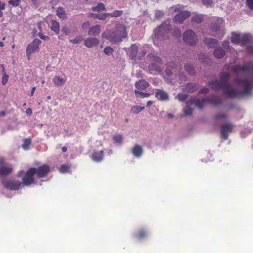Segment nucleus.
Instances as JSON below:
<instances>
[{"label": "nucleus", "instance_id": "6e6d98bb", "mask_svg": "<svg viewBox=\"0 0 253 253\" xmlns=\"http://www.w3.org/2000/svg\"><path fill=\"white\" fill-rule=\"evenodd\" d=\"M173 35L174 37L176 38H180L181 35V32L179 29H175L174 32L173 33Z\"/></svg>", "mask_w": 253, "mask_h": 253}, {"label": "nucleus", "instance_id": "5701e85b", "mask_svg": "<svg viewBox=\"0 0 253 253\" xmlns=\"http://www.w3.org/2000/svg\"><path fill=\"white\" fill-rule=\"evenodd\" d=\"M138 52V48L135 44H132L128 49L129 56L131 59H135Z\"/></svg>", "mask_w": 253, "mask_h": 253}, {"label": "nucleus", "instance_id": "dca6fc26", "mask_svg": "<svg viewBox=\"0 0 253 253\" xmlns=\"http://www.w3.org/2000/svg\"><path fill=\"white\" fill-rule=\"evenodd\" d=\"M209 85L211 86V89L214 90H218L221 88H223L224 90L226 86L220 81L210 82L209 83Z\"/></svg>", "mask_w": 253, "mask_h": 253}, {"label": "nucleus", "instance_id": "c756f323", "mask_svg": "<svg viewBox=\"0 0 253 253\" xmlns=\"http://www.w3.org/2000/svg\"><path fill=\"white\" fill-rule=\"evenodd\" d=\"M12 171V168L10 167H0V175L3 176L10 173Z\"/></svg>", "mask_w": 253, "mask_h": 253}, {"label": "nucleus", "instance_id": "f704fd0d", "mask_svg": "<svg viewBox=\"0 0 253 253\" xmlns=\"http://www.w3.org/2000/svg\"><path fill=\"white\" fill-rule=\"evenodd\" d=\"M134 93L136 98L140 97L141 98H147L151 95V94L139 91L138 90L135 89L134 90Z\"/></svg>", "mask_w": 253, "mask_h": 253}, {"label": "nucleus", "instance_id": "4468645a", "mask_svg": "<svg viewBox=\"0 0 253 253\" xmlns=\"http://www.w3.org/2000/svg\"><path fill=\"white\" fill-rule=\"evenodd\" d=\"M99 44V41L96 38H87L84 40V45L88 48H92Z\"/></svg>", "mask_w": 253, "mask_h": 253}, {"label": "nucleus", "instance_id": "69168bd1", "mask_svg": "<svg viewBox=\"0 0 253 253\" xmlns=\"http://www.w3.org/2000/svg\"><path fill=\"white\" fill-rule=\"evenodd\" d=\"M39 37L41 39H42V40H48L49 39V37H47V36H43L42 35V34H39Z\"/></svg>", "mask_w": 253, "mask_h": 253}, {"label": "nucleus", "instance_id": "de8ad7c7", "mask_svg": "<svg viewBox=\"0 0 253 253\" xmlns=\"http://www.w3.org/2000/svg\"><path fill=\"white\" fill-rule=\"evenodd\" d=\"M184 113L185 116H190L193 113V109L189 106H187L184 109Z\"/></svg>", "mask_w": 253, "mask_h": 253}, {"label": "nucleus", "instance_id": "b1692460", "mask_svg": "<svg viewBox=\"0 0 253 253\" xmlns=\"http://www.w3.org/2000/svg\"><path fill=\"white\" fill-rule=\"evenodd\" d=\"M192 104H194L199 109H202L204 107V105L207 102V100H205V97L203 98L201 100L199 99H194L191 100Z\"/></svg>", "mask_w": 253, "mask_h": 253}, {"label": "nucleus", "instance_id": "052dcab7", "mask_svg": "<svg viewBox=\"0 0 253 253\" xmlns=\"http://www.w3.org/2000/svg\"><path fill=\"white\" fill-rule=\"evenodd\" d=\"M62 31L67 35L69 34L70 33V30L67 26H64L62 29Z\"/></svg>", "mask_w": 253, "mask_h": 253}, {"label": "nucleus", "instance_id": "e2e57ef3", "mask_svg": "<svg viewBox=\"0 0 253 253\" xmlns=\"http://www.w3.org/2000/svg\"><path fill=\"white\" fill-rule=\"evenodd\" d=\"M222 45L225 49H228L230 47V43L229 41H225L223 42Z\"/></svg>", "mask_w": 253, "mask_h": 253}, {"label": "nucleus", "instance_id": "a211bd4d", "mask_svg": "<svg viewBox=\"0 0 253 253\" xmlns=\"http://www.w3.org/2000/svg\"><path fill=\"white\" fill-rule=\"evenodd\" d=\"M149 85V83L145 80H140L135 83V86L138 90H144Z\"/></svg>", "mask_w": 253, "mask_h": 253}, {"label": "nucleus", "instance_id": "13d9d810", "mask_svg": "<svg viewBox=\"0 0 253 253\" xmlns=\"http://www.w3.org/2000/svg\"><path fill=\"white\" fill-rule=\"evenodd\" d=\"M247 5L250 9L253 10V0H247Z\"/></svg>", "mask_w": 253, "mask_h": 253}, {"label": "nucleus", "instance_id": "4c0bfd02", "mask_svg": "<svg viewBox=\"0 0 253 253\" xmlns=\"http://www.w3.org/2000/svg\"><path fill=\"white\" fill-rule=\"evenodd\" d=\"M204 16L202 14H196L192 18V22L197 23H201L203 22Z\"/></svg>", "mask_w": 253, "mask_h": 253}, {"label": "nucleus", "instance_id": "1a4fd4ad", "mask_svg": "<svg viewBox=\"0 0 253 253\" xmlns=\"http://www.w3.org/2000/svg\"><path fill=\"white\" fill-rule=\"evenodd\" d=\"M233 126L231 123H226L220 126L221 137L224 140L228 138V133L231 132L233 130Z\"/></svg>", "mask_w": 253, "mask_h": 253}, {"label": "nucleus", "instance_id": "a878e982", "mask_svg": "<svg viewBox=\"0 0 253 253\" xmlns=\"http://www.w3.org/2000/svg\"><path fill=\"white\" fill-rule=\"evenodd\" d=\"M253 38L249 34H244L242 36L241 43L244 46H248L252 43Z\"/></svg>", "mask_w": 253, "mask_h": 253}, {"label": "nucleus", "instance_id": "aec40b11", "mask_svg": "<svg viewBox=\"0 0 253 253\" xmlns=\"http://www.w3.org/2000/svg\"><path fill=\"white\" fill-rule=\"evenodd\" d=\"M91 158L93 161L99 162L103 160L104 158V152L94 151L91 155Z\"/></svg>", "mask_w": 253, "mask_h": 253}, {"label": "nucleus", "instance_id": "cd10ccee", "mask_svg": "<svg viewBox=\"0 0 253 253\" xmlns=\"http://www.w3.org/2000/svg\"><path fill=\"white\" fill-rule=\"evenodd\" d=\"M199 86L198 84L190 83L186 84V88L189 92L193 93L199 89Z\"/></svg>", "mask_w": 253, "mask_h": 253}, {"label": "nucleus", "instance_id": "2eb2a0df", "mask_svg": "<svg viewBox=\"0 0 253 253\" xmlns=\"http://www.w3.org/2000/svg\"><path fill=\"white\" fill-rule=\"evenodd\" d=\"M67 81V77L63 75L62 77L58 76H55L52 79V82L54 85L59 86L63 85Z\"/></svg>", "mask_w": 253, "mask_h": 253}, {"label": "nucleus", "instance_id": "f257e3e1", "mask_svg": "<svg viewBox=\"0 0 253 253\" xmlns=\"http://www.w3.org/2000/svg\"><path fill=\"white\" fill-rule=\"evenodd\" d=\"M236 84L242 87V91H238L233 89L230 85L226 86L224 90V94L226 96L230 98H235L243 95H249L252 94V89L253 88V81L247 79L242 80L239 78L235 79Z\"/></svg>", "mask_w": 253, "mask_h": 253}, {"label": "nucleus", "instance_id": "f3484780", "mask_svg": "<svg viewBox=\"0 0 253 253\" xmlns=\"http://www.w3.org/2000/svg\"><path fill=\"white\" fill-rule=\"evenodd\" d=\"M148 69L152 74H156L162 70V65L152 62L149 66Z\"/></svg>", "mask_w": 253, "mask_h": 253}, {"label": "nucleus", "instance_id": "ddd939ff", "mask_svg": "<svg viewBox=\"0 0 253 253\" xmlns=\"http://www.w3.org/2000/svg\"><path fill=\"white\" fill-rule=\"evenodd\" d=\"M156 90L155 97L158 100L162 101L169 100V96L167 92L160 89H156Z\"/></svg>", "mask_w": 253, "mask_h": 253}, {"label": "nucleus", "instance_id": "338daca9", "mask_svg": "<svg viewBox=\"0 0 253 253\" xmlns=\"http://www.w3.org/2000/svg\"><path fill=\"white\" fill-rule=\"evenodd\" d=\"M5 4L0 1V10H4L5 9Z\"/></svg>", "mask_w": 253, "mask_h": 253}, {"label": "nucleus", "instance_id": "9b49d317", "mask_svg": "<svg viewBox=\"0 0 253 253\" xmlns=\"http://www.w3.org/2000/svg\"><path fill=\"white\" fill-rule=\"evenodd\" d=\"M190 14L188 11H181L174 16L173 20L176 23L182 24L185 19L190 16Z\"/></svg>", "mask_w": 253, "mask_h": 253}, {"label": "nucleus", "instance_id": "2f4dec72", "mask_svg": "<svg viewBox=\"0 0 253 253\" xmlns=\"http://www.w3.org/2000/svg\"><path fill=\"white\" fill-rule=\"evenodd\" d=\"M242 36L235 33H232V37L231 39V42L232 43L238 44L241 43Z\"/></svg>", "mask_w": 253, "mask_h": 253}, {"label": "nucleus", "instance_id": "c85d7f7f", "mask_svg": "<svg viewBox=\"0 0 253 253\" xmlns=\"http://www.w3.org/2000/svg\"><path fill=\"white\" fill-rule=\"evenodd\" d=\"M51 22V26H50V29L52 31H53L56 34L58 35L59 33L60 32V25L59 22L57 21L52 20L50 21Z\"/></svg>", "mask_w": 253, "mask_h": 253}, {"label": "nucleus", "instance_id": "0eeeda50", "mask_svg": "<svg viewBox=\"0 0 253 253\" xmlns=\"http://www.w3.org/2000/svg\"><path fill=\"white\" fill-rule=\"evenodd\" d=\"M2 183L5 188L10 190H18L22 185L18 180H2Z\"/></svg>", "mask_w": 253, "mask_h": 253}, {"label": "nucleus", "instance_id": "393cba45", "mask_svg": "<svg viewBox=\"0 0 253 253\" xmlns=\"http://www.w3.org/2000/svg\"><path fill=\"white\" fill-rule=\"evenodd\" d=\"M101 32V27L99 25H95L90 28L88 31V34L92 36H96L98 35Z\"/></svg>", "mask_w": 253, "mask_h": 253}, {"label": "nucleus", "instance_id": "e433bc0d", "mask_svg": "<svg viewBox=\"0 0 253 253\" xmlns=\"http://www.w3.org/2000/svg\"><path fill=\"white\" fill-rule=\"evenodd\" d=\"M147 235V232L146 231L141 229L140 230L138 233L136 234V237L138 240H142L146 237Z\"/></svg>", "mask_w": 253, "mask_h": 253}, {"label": "nucleus", "instance_id": "39448f33", "mask_svg": "<svg viewBox=\"0 0 253 253\" xmlns=\"http://www.w3.org/2000/svg\"><path fill=\"white\" fill-rule=\"evenodd\" d=\"M36 173V168H30L25 172L22 178V183L25 186H30L34 182V175Z\"/></svg>", "mask_w": 253, "mask_h": 253}, {"label": "nucleus", "instance_id": "4be33fe9", "mask_svg": "<svg viewBox=\"0 0 253 253\" xmlns=\"http://www.w3.org/2000/svg\"><path fill=\"white\" fill-rule=\"evenodd\" d=\"M220 81L223 83L226 86L229 85V80L230 78V74L227 72H222L219 75Z\"/></svg>", "mask_w": 253, "mask_h": 253}, {"label": "nucleus", "instance_id": "20e7f679", "mask_svg": "<svg viewBox=\"0 0 253 253\" xmlns=\"http://www.w3.org/2000/svg\"><path fill=\"white\" fill-rule=\"evenodd\" d=\"M232 70L236 74L247 72L253 75V61L245 63L243 65H236L232 67Z\"/></svg>", "mask_w": 253, "mask_h": 253}, {"label": "nucleus", "instance_id": "bf43d9fd", "mask_svg": "<svg viewBox=\"0 0 253 253\" xmlns=\"http://www.w3.org/2000/svg\"><path fill=\"white\" fill-rule=\"evenodd\" d=\"M210 91V89L209 88L207 87H204L203 88L201 89L199 91V94H207Z\"/></svg>", "mask_w": 253, "mask_h": 253}, {"label": "nucleus", "instance_id": "a18cd8bd", "mask_svg": "<svg viewBox=\"0 0 253 253\" xmlns=\"http://www.w3.org/2000/svg\"><path fill=\"white\" fill-rule=\"evenodd\" d=\"M228 117L227 115L224 113H219L215 114L213 116V119L215 120H218L219 119H226Z\"/></svg>", "mask_w": 253, "mask_h": 253}, {"label": "nucleus", "instance_id": "09e8293b", "mask_svg": "<svg viewBox=\"0 0 253 253\" xmlns=\"http://www.w3.org/2000/svg\"><path fill=\"white\" fill-rule=\"evenodd\" d=\"M152 62H154L155 63L159 64L162 65V60L159 56H153Z\"/></svg>", "mask_w": 253, "mask_h": 253}, {"label": "nucleus", "instance_id": "0e129e2a", "mask_svg": "<svg viewBox=\"0 0 253 253\" xmlns=\"http://www.w3.org/2000/svg\"><path fill=\"white\" fill-rule=\"evenodd\" d=\"M89 25H90L89 22L87 21V22H85L84 23L82 24V27L83 29H85L87 28L89 26Z\"/></svg>", "mask_w": 253, "mask_h": 253}, {"label": "nucleus", "instance_id": "72a5a7b5", "mask_svg": "<svg viewBox=\"0 0 253 253\" xmlns=\"http://www.w3.org/2000/svg\"><path fill=\"white\" fill-rule=\"evenodd\" d=\"M56 15L60 19H65L66 18V13L62 7H59L56 10Z\"/></svg>", "mask_w": 253, "mask_h": 253}, {"label": "nucleus", "instance_id": "9d476101", "mask_svg": "<svg viewBox=\"0 0 253 253\" xmlns=\"http://www.w3.org/2000/svg\"><path fill=\"white\" fill-rule=\"evenodd\" d=\"M41 43V42L40 40L35 39L31 43L28 45L26 48V53L28 57L39 49Z\"/></svg>", "mask_w": 253, "mask_h": 253}, {"label": "nucleus", "instance_id": "c9c22d12", "mask_svg": "<svg viewBox=\"0 0 253 253\" xmlns=\"http://www.w3.org/2000/svg\"><path fill=\"white\" fill-rule=\"evenodd\" d=\"M184 68L187 73L191 76H194L195 75V69L191 65L186 64L184 66Z\"/></svg>", "mask_w": 253, "mask_h": 253}, {"label": "nucleus", "instance_id": "f03ea898", "mask_svg": "<svg viewBox=\"0 0 253 253\" xmlns=\"http://www.w3.org/2000/svg\"><path fill=\"white\" fill-rule=\"evenodd\" d=\"M102 37L112 43H116L122 42L123 39L127 37L126 29L123 25L118 24L114 31H106L102 33Z\"/></svg>", "mask_w": 253, "mask_h": 253}, {"label": "nucleus", "instance_id": "f8f14e48", "mask_svg": "<svg viewBox=\"0 0 253 253\" xmlns=\"http://www.w3.org/2000/svg\"><path fill=\"white\" fill-rule=\"evenodd\" d=\"M205 100H207V103L213 106H218L221 105L222 103L221 99L219 96L215 95L206 97H205Z\"/></svg>", "mask_w": 253, "mask_h": 253}, {"label": "nucleus", "instance_id": "7ed1b4c3", "mask_svg": "<svg viewBox=\"0 0 253 253\" xmlns=\"http://www.w3.org/2000/svg\"><path fill=\"white\" fill-rule=\"evenodd\" d=\"M170 25L162 24L154 30V37L158 40H165V36L169 33Z\"/></svg>", "mask_w": 253, "mask_h": 253}, {"label": "nucleus", "instance_id": "a19ab883", "mask_svg": "<svg viewBox=\"0 0 253 253\" xmlns=\"http://www.w3.org/2000/svg\"><path fill=\"white\" fill-rule=\"evenodd\" d=\"M123 13V10H116L112 13H107L108 16L111 17H118L121 16Z\"/></svg>", "mask_w": 253, "mask_h": 253}, {"label": "nucleus", "instance_id": "774afa93", "mask_svg": "<svg viewBox=\"0 0 253 253\" xmlns=\"http://www.w3.org/2000/svg\"><path fill=\"white\" fill-rule=\"evenodd\" d=\"M163 15H164V13L160 11H159L158 12H157L156 13V17H161Z\"/></svg>", "mask_w": 253, "mask_h": 253}, {"label": "nucleus", "instance_id": "3c124183", "mask_svg": "<svg viewBox=\"0 0 253 253\" xmlns=\"http://www.w3.org/2000/svg\"><path fill=\"white\" fill-rule=\"evenodd\" d=\"M113 140L117 143H121L123 141V137L121 135L118 134L114 136Z\"/></svg>", "mask_w": 253, "mask_h": 253}, {"label": "nucleus", "instance_id": "37998d69", "mask_svg": "<svg viewBox=\"0 0 253 253\" xmlns=\"http://www.w3.org/2000/svg\"><path fill=\"white\" fill-rule=\"evenodd\" d=\"M92 15L93 17L98 18L99 20H105L108 16L107 13L102 14L93 13Z\"/></svg>", "mask_w": 253, "mask_h": 253}, {"label": "nucleus", "instance_id": "c03bdc74", "mask_svg": "<svg viewBox=\"0 0 253 253\" xmlns=\"http://www.w3.org/2000/svg\"><path fill=\"white\" fill-rule=\"evenodd\" d=\"M20 1L21 0H9L7 3L12 7H17L19 5Z\"/></svg>", "mask_w": 253, "mask_h": 253}, {"label": "nucleus", "instance_id": "7c9ffc66", "mask_svg": "<svg viewBox=\"0 0 253 253\" xmlns=\"http://www.w3.org/2000/svg\"><path fill=\"white\" fill-rule=\"evenodd\" d=\"M132 153L136 157H140L143 153V149L140 145L136 144L132 150Z\"/></svg>", "mask_w": 253, "mask_h": 253}, {"label": "nucleus", "instance_id": "412c9836", "mask_svg": "<svg viewBox=\"0 0 253 253\" xmlns=\"http://www.w3.org/2000/svg\"><path fill=\"white\" fill-rule=\"evenodd\" d=\"M224 26V20L223 19L218 18L215 22L212 24V30L216 32L220 30L221 28Z\"/></svg>", "mask_w": 253, "mask_h": 253}, {"label": "nucleus", "instance_id": "6e6552de", "mask_svg": "<svg viewBox=\"0 0 253 253\" xmlns=\"http://www.w3.org/2000/svg\"><path fill=\"white\" fill-rule=\"evenodd\" d=\"M50 171V166L47 164H43L36 169L37 177L42 178L46 177Z\"/></svg>", "mask_w": 253, "mask_h": 253}, {"label": "nucleus", "instance_id": "79ce46f5", "mask_svg": "<svg viewBox=\"0 0 253 253\" xmlns=\"http://www.w3.org/2000/svg\"><path fill=\"white\" fill-rule=\"evenodd\" d=\"M24 143L22 144V148L25 150H27L29 148V145L31 143V139L30 138L24 139Z\"/></svg>", "mask_w": 253, "mask_h": 253}, {"label": "nucleus", "instance_id": "473e14b6", "mask_svg": "<svg viewBox=\"0 0 253 253\" xmlns=\"http://www.w3.org/2000/svg\"><path fill=\"white\" fill-rule=\"evenodd\" d=\"M213 54L217 58H221L225 55V51L221 48H217L214 50Z\"/></svg>", "mask_w": 253, "mask_h": 253}, {"label": "nucleus", "instance_id": "4d7b16f0", "mask_svg": "<svg viewBox=\"0 0 253 253\" xmlns=\"http://www.w3.org/2000/svg\"><path fill=\"white\" fill-rule=\"evenodd\" d=\"M202 2L206 6H210L213 4V0H202Z\"/></svg>", "mask_w": 253, "mask_h": 253}, {"label": "nucleus", "instance_id": "49530a36", "mask_svg": "<svg viewBox=\"0 0 253 253\" xmlns=\"http://www.w3.org/2000/svg\"><path fill=\"white\" fill-rule=\"evenodd\" d=\"M83 40V38L81 36L76 37L73 40H70L69 42L74 44H78Z\"/></svg>", "mask_w": 253, "mask_h": 253}, {"label": "nucleus", "instance_id": "ea45409f", "mask_svg": "<svg viewBox=\"0 0 253 253\" xmlns=\"http://www.w3.org/2000/svg\"><path fill=\"white\" fill-rule=\"evenodd\" d=\"M144 107L134 106L130 109L131 113L137 114L144 109Z\"/></svg>", "mask_w": 253, "mask_h": 253}, {"label": "nucleus", "instance_id": "58836bf2", "mask_svg": "<svg viewBox=\"0 0 253 253\" xmlns=\"http://www.w3.org/2000/svg\"><path fill=\"white\" fill-rule=\"evenodd\" d=\"M91 9L93 11L100 12L105 10V6L103 3H99L97 6H93Z\"/></svg>", "mask_w": 253, "mask_h": 253}, {"label": "nucleus", "instance_id": "864d4df0", "mask_svg": "<svg viewBox=\"0 0 253 253\" xmlns=\"http://www.w3.org/2000/svg\"><path fill=\"white\" fill-rule=\"evenodd\" d=\"M104 52L107 55H110L112 54L114 49L110 46H107L104 49Z\"/></svg>", "mask_w": 253, "mask_h": 253}, {"label": "nucleus", "instance_id": "8fccbe9b", "mask_svg": "<svg viewBox=\"0 0 253 253\" xmlns=\"http://www.w3.org/2000/svg\"><path fill=\"white\" fill-rule=\"evenodd\" d=\"M69 169V167L66 165H62L60 166L59 170L61 173L67 172Z\"/></svg>", "mask_w": 253, "mask_h": 253}, {"label": "nucleus", "instance_id": "680f3d73", "mask_svg": "<svg viewBox=\"0 0 253 253\" xmlns=\"http://www.w3.org/2000/svg\"><path fill=\"white\" fill-rule=\"evenodd\" d=\"M247 51L251 54H253V45L247 46Z\"/></svg>", "mask_w": 253, "mask_h": 253}, {"label": "nucleus", "instance_id": "603ef678", "mask_svg": "<svg viewBox=\"0 0 253 253\" xmlns=\"http://www.w3.org/2000/svg\"><path fill=\"white\" fill-rule=\"evenodd\" d=\"M188 97V95L186 94H183V93H179L177 96V98L181 101H184Z\"/></svg>", "mask_w": 253, "mask_h": 253}, {"label": "nucleus", "instance_id": "423d86ee", "mask_svg": "<svg viewBox=\"0 0 253 253\" xmlns=\"http://www.w3.org/2000/svg\"><path fill=\"white\" fill-rule=\"evenodd\" d=\"M183 40L186 44L194 45L197 43V37L192 30H188L183 34Z\"/></svg>", "mask_w": 253, "mask_h": 253}, {"label": "nucleus", "instance_id": "bb28decb", "mask_svg": "<svg viewBox=\"0 0 253 253\" xmlns=\"http://www.w3.org/2000/svg\"><path fill=\"white\" fill-rule=\"evenodd\" d=\"M204 43L210 48H214L217 45L218 41L212 38H206Z\"/></svg>", "mask_w": 253, "mask_h": 253}, {"label": "nucleus", "instance_id": "5fc2aeb1", "mask_svg": "<svg viewBox=\"0 0 253 253\" xmlns=\"http://www.w3.org/2000/svg\"><path fill=\"white\" fill-rule=\"evenodd\" d=\"M8 75L6 74V72H4L2 78L1 84H2V85L6 84L8 81Z\"/></svg>", "mask_w": 253, "mask_h": 253}, {"label": "nucleus", "instance_id": "6ab92c4d", "mask_svg": "<svg viewBox=\"0 0 253 253\" xmlns=\"http://www.w3.org/2000/svg\"><path fill=\"white\" fill-rule=\"evenodd\" d=\"M167 68L165 70V73L168 76H171L173 72L176 69V64L173 62H169L166 64Z\"/></svg>", "mask_w": 253, "mask_h": 253}]
</instances>
